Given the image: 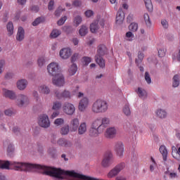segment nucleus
<instances>
[{
    "label": "nucleus",
    "mask_w": 180,
    "mask_h": 180,
    "mask_svg": "<svg viewBox=\"0 0 180 180\" xmlns=\"http://www.w3.org/2000/svg\"><path fill=\"white\" fill-rule=\"evenodd\" d=\"M70 133V125H65L60 129V134L67 136Z\"/></svg>",
    "instance_id": "obj_40"
},
{
    "label": "nucleus",
    "mask_w": 180,
    "mask_h": 180,
    "mask_svg": "<svg viewBox=\"0 0 180 180\" xmlns=\"http://www.w3.org/2000/svg\"><path fill=\"white\" fill-rule=\"evenodd\" d=\"M53 95L56 99H63V91H60V89H56L53 90Z\"/></svg>",
    "instance_id": "obj_43"
},
{
    "label": "nucleus",
    "mask_w": 180,
    "mask_h": 180,
    "mask_svg": "<svg viewBox=\"0 0 180 180\" xmlns=\"http://www.w3.org/2000/svg\"><path fill=\"white\" fill-rule=\"evenodd\" d=\"M143 58H144V53H143V52L139 51L138 52V58L135 60V63L138 67L139 65H140L141 63H143Z\"/></svg>",
    "instance_id": "obj_37"
},
{
    "label": "nucleus",
    "mask_w": 180,
    "mask_h": 180,
    "mask_svg": "<svg viewBox=\"0 0 180 180\" xmlns=\"http://www.w3.org/2000/svg\"><path fill=\"white\" fill-rule=\"evenodd\" d=\"M15 99V103L18 108H25V106H27L30 103L29 96L26 94H18Z\"/></svg>",
    "instance_id": "obj_3"
},
{
    "label": "nucleus",
    "mask_w": 180,
    "mask_h": 180,
    "mask_svg": "<svg viewBox=\"0 0 180 180\" xmlns=\"http://www.w3.org/2000/svg\"><path fill=\"white\" fill-rule=\"evenodd\" d=\"M13 77H15V75L13 73L7 72L4 76V78L5 79H12Z\"/></svg>",
    "instance_id": "obj_59"
},
{
    "label": "nucleus",
    "mask_w": 180,
    "mask_h": 180,
    "mask_svg": "<svg viewBox=\"0 0 180 180\" xmlns=\"http://www.w3.org/2000/svg\"><path fill=\"white\" fill-rule=\"evenodd\" d=\"M46 64V59H44V57H40L38 59V65L39 67H43Z\"/></svg>",
    "instance_id": "obj_53"
},
{
    "label": "nucleus",
    "mask_w": 180,
    "mask_h": 180,
    "mask_svg": "<svg viewBox=\"0 0 180 180\" xmlns=\"http://www.w3.org/2000/svg\"><path fill=\"white\" fill-rule=\"evenodd\" d=\"M90 30L91 33H96L99 30V21L96 20L90 25Z\"/></svg>",
    "instance_id": "obj_31"
},
{
    "label": "nucleus",
    "mask_w": 180,
    "mask_h": 180,
    "mask_svg": "<svg viewBox=\"0 0 180 180\" xmlns=\"http://www.w3.org/2000/svg\"><path fill=\"white\" fill-rule=\"evenodd\" d=\"M6 30L8 32V36H12L14 33L15 28L13 27V22H8L6 25Z\"/></svg>",
    "instance_id": "obj_32"
},
{
    "label": "nucleus",
    "mask_w": 180,
    "mask_h": 180,
    "mask_svg": "<svg viewBox=\"0 0 180 180\" xmlns=\"http://www.w3.org/2000/svg\"><path fill=\"white\" fill-rule=\"evenodd\" d=\"M67 19H68V18L65 15L62 17L59 20H58L57 25L58 26H63V25H64V23H65V21L67 20Z\"/></svg>",
    "instance_id": "obj_51"
},
{
    "label": "nucleus",
    "mask_w": 180,
    "mask_h": 180,
    "mask_svg": "<svg viewBox=\"0 0 180 180\" xmlns=\"http://www.w3.org/2000/svg\"><path fill=\"white\" fill-rule=\"evenodd\" d=\"M54 6V1L53 0L50 1L48 5L49 11H53Z\"/></svg>",
    "instance_id": "obj_63"
},
{
    "label": "nucleus",
    "mask_w": 180,
    "mask_h": 180,
    "mask_svg": "<svg viewBox=\"0 0 180 180\" xmlns=\"http://www.w3.org/2000/svg\"><path fill=\"white\" fill-rule=\"evenodd\" d=\"M172 156L175 160H177V161H180V153H179V152L172 153Z\"/></svg>",
    "instance_id": "obj_62"
},
{
    "label": "nucleus",
    "mask_w": 180,
    "mask_h": 180,
    "mask_svg": "<svg viewBox=\"0 0 180 180\" xmlns=\"http://www.w3.org/2000/svg\"><path fill=\"white\" fill-rule=\"evenodd\" d=\"M3 96L11 99V101L16 100L17 97L16 93H15V91L6 89H3Z\"/></svg>",
    "instance_id": "obj_15"
},
{
    "label": "nucleus",
    "mask_w": 180,
    "mask_h": 180,
    "mask_svg": "<svg viewBox=\"0 0 180 180\" xmlns=\"http://www.w3.org/2000/svg\"><path fill=\"white\" fill-rule=\"evenodd\" d=\"M12 162L6 160V161H1L0 160V168L1 169H12Z\"/></svg>",
    "instance_id": "obj_26"
},
{
    "label": "nucleus",
    "mask_w": 180,
    "mask_h": 180,
    "mask_svg": "<svg viewBox=\"0 0 180 180\" xmlns=\"http://www.w3.org/2000/svg\"><path fill=\"white\" fill-rule=\"evenodd\" d=\"M71 92L68 90H64L62 91V99H71Z\"/></svg>",
    "instance_id": "obj_44"
},
{
    "label": "nucleus",
    "mask_w": 180,
    "mask_h": 180,
    "mask_svg": "<svg viewBox=\"0 0 180 180\" xmlns=\"http://www.w3.org/2000/svg\"><path fill=\"white\" fill-rule=\"evenodd\" d=\"M124 169V163H121L120 165H116L114 168H112L108 174V178H115L120 173V171Z\"/></svg>",
    "instance_id": "obj_9"
},
{
    "label": "nucleus",
    "mask_w": 180,
    "mask_h": 180,
    "mask_svg": "<svg viewBox=\"0 0 180 180\" xmlns=\"http://www.w3.org/2000/svg\"><path fill=\"white\" fill-rule=\"evenodd\" d=\"M165 51L166 50L165 49H160L158 50V56L159 57H165Z\"/></svg>",
    "instance_id": "obj_58"
},
{
    "label": "nucleus",
    "mask_w": 180,
    "mask_h": 180,
    "mask_svg": "<svg viewBox=\"0 0 180 180\" xmlns=\"http://www.w3.org/2000/svg\"><path fill=\"white\" fill-rule=\"evenodd\" d=\"M117 134V129L115 127H110L108 128L105 132V137L106 139H115Z\"/></svg>",
    "instance_id": "obj_14"
},
{
    "label": "nucleus",
    "mask_w": 180,
    "mask_h": 180,
    "mask_svg": "<svg viewBox=\"0 0 180 180\" xmlns=\"http://www.w3.org/2000/svg\"><path fill=\"white\" fill-rule=\"evenodd\" d=\"M124 20V13L123 12V10H122V8H120L118 10V12L117 13L116 23H117V25H122Z\"/></svg>",
    "instance_id": "obj_22"
},
{
    "label": "nucleus",
    "mask_w": 180,
    "mask_h": 180,
    "mask_svg": "<svg viewBox=\"0 0 180 180\" xmlns=\"http://www.w3.org/2000/svg\"><path fill=\"white\" fill-rule=\"evenodd\" d=\"M71 49L69 48H64L61 49L59 52V56L63 60H67V58H70L71 57Z\"/></svg>",
    "instance_id": "obj_17"
},
{
    "label": "nucleus",
    "mask_w": 180,
    "mask_h": 180,
    "mask_svg": "<svg viewBox=\"0 0 180 180\" xmlns=\"http://www.w3.org/2000/svg\"><path fill=\"white\" fill-rule=\"evenodd\" d=\"M57 144L60 147H65V148H69L70 147H72V142L64 138H60L57 141Z\"/></svg>",
    "instance_id": "obj_16"
},
{
    "label": "nucleus",
    "mask_w": 180,
    "mask_h": 180,
    "mask_svg": "<svg viewBox=\"0 0 180 180\" xmlns=\"http://www.w3.org/2000/svg\"><path fill=\"white\" fill-rule=\"evenodd\" d=\"M45 20H46V19L44 18V17H38L32 22V25L38 26V25H40V23H43Z\"/></svg>",
    "instance_id": "obj_42"
},
{
    "label": "nucleus",
    "mask_w": 180,
    "mask_h": 180,
    "mask_svg": "<svg viewBox=\"0 0 180 180\" xmlns=\"http://www.w3.org/2000/svg\"><path fill=\"white\" fill-rule=\"evenodd\" d=\"M145 80L148 85L151 84V77L150 76V73H148V72H145Z\"/></svg>",
    "instance_id": "obj_54"
},
{
    "label": "nucleus",
    "mask_w": 180,
    "mask_h": 180,
    "mask_svg": "<svg viewBox=\"0 0 180 180\" xmlns=\"http://www.w3.org/2000/svg\"><path fill=\"white\" fill-rule=\"evenodd\" d=\"M155 113L158 119H166L168 115L165 110L161 108L156 110Z\"/></svg>",
    "instance_id": "obj_24"
},
{
    "label": "nucleus",
    "mask_w": 180,
    "mask_h": 180,
    "mask_svg": "<svg viewBox=\"0 0 180 180\" xmlns=\"http://www.w3.org/2000/svg\"><path fill=\"white\" fill-rule=\"evenodd\" d=\"M64 123V119L63 118H58L54 121V124L56 126H61Z\"/></svg>",
    "instance_id": "obj_55"
},
{
    "label": "nucleus",
    "mask_w": 180,
    "mask_h": 180,
    "mask_svg": "<svg viewBox=\"0 0 180 180\" xmlns=\"http://www.w3.org/2000/svg\"><path fill=\"white\" fill-rule=\"evenodd\" d=\"M77 71H78L77 64L72 63L70 66H69L68 72L70 77H72V75H75V74H77Z\"/></svg>",
    "instance_id": "obj_28"
},
{
    "label": "nucleus",
    "mask_w": 180,
    "mask_h": 180,
    "mask_svg": "<svg viewBox=\"0 0 180 180\" xmlns=\"http://www.w3.org/2000/svg\"><path fill=\"white\" fill-rule=\"evenodd\" d=\"M113 164V154L111 151L105 152L104 158L101 162V166L103 168H109Z\"/></svg>",
    "instance_id": "obj_5"
},
{
    "label": "nucleus",
    "mask_w": 180,
    "mask_h": 180,
    "mask_svg": "<svg viewBox=\"0 0 180 180\" xmlns=\"http://www.w3.org/2000/svg\"><path fill=\"white\" fill-rule=\"evenodd\" d=\"M114 150L117 157H123V153H124V145H123V142H116L114 146Z\"/></svg>",
    "instance_id": "obj_12"
},
{
    "label": "nucleus",
    "mask_w": 180,
    "mask_h": 180,
    "mask_svg": "<svg viewBox=\"0 0 180 180\" xmlns=\"http://www.w3.org/2000/svg\"><path fill=\"white\" fill-rule=\"evenodd\" d=\"M63 12H65V8H63V7L61 6L58 7L57 10L55 11V16H60Z\"/></svg>",
    "instance_id": "obj_50"
},
{
    "label": "nucleus",
    "mask_w": 180,
    "mask_h": 180,
    "mask_svg": "<svg viewBox=\"0 0 180 180\" xmlns=\"http://www.w3.org/2000/svg\"><path fill=\"white\" fill-rule=\"evenodd\" d=\"M79 58V53H75L71 57V63H75Z\"/></svg>",
    "instance_id": "obj_57"
},
{
    "label": "nucleus",
    "mask_w": 180,
    "mask_h": 180,
    "mask_svg": "<svg viewBox=\"0 0 180 180\" xmlns=\"http://www.w3.org/2000/svg\"><path fill=\"white\" fill-rule=\"evenodd\" d=\"M79 126V119L74 118L70 121V131H77Z\"/></svg>",
    "instance_id": "obj_20"
},
{
    "label": "nucleus",
    "mask_w": 180,
    "mask_h": 180,
    "mask_svg": "<svg viewBox=\"0 0 180 180\" xmlns=\"http://www.w3.org/2000/svg\"><path fill=\"white\" fill-rule=\"evenodd\" d=\"M84 15L86 18H91V16H94V12L92 10H87L85 11Z\"/></svg>",
    "instance_id": "obj_61"
},
{
    "label": "nucleus",
    "mask_w": 180,
    "mask_h": 180,
    "mask_svg": "<svg viewBox=\"0 0 180 180\" xmlns=\"http://www.w3.org/2000/svg\"><path fill=\"white\" fill-rule=\"evenodd\" d=\"M122 112L127 117L131 116V110H130V105L129 103L124 105Z\"/></svg>",
    "instance_id": "obj_34"
},
{
    "label": "nucleus",
    "mask_w": 180,
    "mask_h": 180,
    "mask_svg": "<svg viewBox=\"0 0 180 180\" xmlns=\"http://www.w3.org/2000/svg\"><path fill=\"white\" fill-rule=\"evenodd\" d=\"M180 84L179 75H175L172 79V86L173 88H178Z\"/></svg>",
    "instance_id": "obj_36"
},
{
    "label": "nucleus",
    "mask_w": 180,
    "mask_h": 180,
    "mask_svg": "<svg viewBox=\"0 0 180 180\" xmlns=\"http://www.w3.org/2000/svg\"><path fill=\"white\" fill-rule=\"evenodd\" d=\"M152 164L150 165V171L153 172L154 171L155 165H157V163L155 162V160H154L153 158H151Z\"/></svg>",
    "instance_id": "obj_56"
},
{
    "label": "nucleus",
    "mask_w": 180,
    "mask_h": 180,
    "mask_svg": "<svg viewBox=\"0 0 180 180\" xmlns=\"http://www.w3.org/2000/svg\"><path fill=\"white\" fill-rule=\"evenodd\" d=\"M145 2V5L148 11L149 12H151L153 11V3L151 2V0H143Z\"/></svg>",
    "instance_id": "obj_47"
},
{
    "label": "nucleus",
    "mask_w": 180,
    "mask_h": 180,
    "mask_svg": "<svg viewBox=\"0 0 180 180\" xmlns=\"http://www.w3.org/2000/svg\"><path fill=\"white\" fill-rule=\"evenodd\" d=\"M129 30L131 32H137V29H139V25L137 23L132 22L129 26Z\"/></svg>",
    "instance_id": "obj_49"
},
{
    "label": "nucleus",
    "mask_w": 180,
    "mask_h": 180,
    "mask_svg": "<svg viewBox=\"0 0 180 180\" xmlns=\"http://www.w3.org/2000/svg\"><path fill=\"white\" fill-rule=\"evenodd\" d=\"M39 92L43 94L44 95H50L51 90L50 87L46 84H42L39 87Z\"/></svg>",
    "instance_id": "obj_25"
},
{
    "label": "nucleus",
    "mask_w": 180,
    "mask_h": 180,
    "mask_svg": "<svg viewBox=\"0 0 180 180\" xmlns=\"http://www.w3.org/2000/svg\"><path fill=\"white\" fill-rule=\"evenodd\" d=\"M86 131H88V125H86V122H81L77 127V134L79 136H84Z\"/></svg>",
    "instance_id": "obj_19"
},
{
    "label": "nucleus",
    "mask_w": 180,
    "mask_h": 180,
    "mask_svg": "<svg viewBox=\"0 0 180 180\" xmlns=\"http://www.w3.org/2000/svg\"><path fill=\"white\" fill-rule=\"evenodd\" d=\"M73 22L75 25H76V26H79L82 22V17H81L80 15H77L76 17H75Z\"/></svg>",
    "instance_id": "obj_48"
},
{
    "label": "nucleus",
    "mask_w": 180,
    "mask_h": 180,
    "mask_svg": "<svg viewBox=\"0 0 180 180\" xmlns=\"http://www.w3.org/2000/svg\"><path fill=\"white\" fill-rule=\"evenodd\" d=\"M63 110L65 115L72 116L75 113V106L71 103L65 102L63 105Z\"/></svg>",
    "instance_id": "obj_10"
},
{
    "label": "nucleus",
    "mask_w": 180,
    "mask_h": 180,
    "mask_svg": "<svg viewBox=\"0 0 180 180\" xmlns=\"http://www.w3.org/2000/svg\"><path fill=\"white\" fill-rule=\"evenodd\" d=\"M89 106V98L83 97L79 103L78 109L80 112H85L86 108Z\"/></svg>",
    "instance_id": "obj_13"
},
{
    "label": "nucleus",
    "mask_w": 180,
    "mask_h": 180,
    "mask_svg": "<svg viewBox=\"0 0 180 180\" xmlns=\"http://www.w3.org/2000/svg\"><path fill=\"white\" fill-rule=\"evenodd\" d=\"M29 82L26 79H21L17 82V88L20 91H25L27 87Z\"/></svg>",
    "instance_id": "obj_21"
},
{
    "label": "nucleus",
    "mask_w": 180,
    "mask_h": 180,
    "mask_svg": "<svg viewBox=\"0 0 180 180\" xmlns=\"http://www.w3.org/2000/svg\"><path fill=\"white\" fill-rule=\"evenodd\" d=\"M4 148H6L8 155H12L13 151H15L13 144H12V143H11V141L9 140H6L4 142Z\"/></svg>",
    "instance_id": "obj_18"
},
{
    "label": "nucleus",
    "mask_w": 180,
    "mask_h": 180,
    "mask_svg": "<svg viewBox=\"0 0 180 180\" xmlns=\"http://www.w3.org/2000/svg\"><path fill=\"white\" fill-rule=\"evenodd\" d=\"M4 113L5 116L11 117V116H15L16 115V111L13 108H7L4 110Z\"/></svg>",
    "instance_id": "obj_35"
},
{
    "label": "nucleus",
    "mask_w": 180,
    "mask_h": 180,
    "mask_svg": "<svg viewBox=\"0 0 180 180\" xmlns=\"http://www.w3.org/2000/svg\"><path fill=\"white\" fill-rule=\"evenodd\" d=\"M11 169L20 172H33L34 169H42L45 175L52 176L55 180H63L66 176H71L73 180H89V176L75 172L74 170L65 171L56 167L23 162H11Z\"/></svg>",
    "instance_id": "obj_1"
},
{
    "label": "nucleus",
    "mask_w": 180,
    "mask_h": 180,
    "mask_svg": "<svg viewBox=\"0 0 180 180\" xmlns=\"http://www.w3.org/2000/svg\"><path fill=\"white\" fill-rule=\"evenodd\" d=\"M63 104L60 101H54L52 105V110H60Z\"/></svg>",
    "instance_id": "obj_39"
},
{
    "label": "nucleus",
    "mask_w": 180,
    "mask_h": 180,
    "mask_svg": "<svg viewBox=\"0 0 180 180\" xmlns=\"http://www.w3.org/2000/svg\"><path fill=\"white\" fill-rule=\"evenodd\" d=\"M48 154H49L52 158H56L57 155V149H56V148H49L48 149Z\"/></svg>",
    "instance_id": "obj_45"
},
{
    "label": "nucleus",
    "mask_w": 180,
    "mask_h": 180,
    "mask_svg": "<svg viewBox=\"0 0 180 180\" xmlns=\"http://www.w3.org/2000/svg\"><path fill=\"white\" fill-rule=\"evenodd\" d=\"M32 96H34V98L36 101V102H40V95H39V92H37V91H34L32 93Z\"/></svg>",
    "instance_id": "obj_52"
},
{
    "label": "nucleus",
    "mask_w": 180,
    "mask_h": 180,
    "mask_svg": "<svg viewBox=\"0 0 180 180\" xmlns=\"http://www.w3.org/2000/svg\"><path fill=\"white\" fill-rule=\"evenodd\" d=\"M25 39V30L23 27H18L17 35H16V40L18 41H22V40Z\"/></svg>",
    "instance_id": "obj_27"
},
{
    "label": "nucleus",
    "mask_w": 180,
    "mask_h": 180,
    "mask_svg": "<svg viewBox=\"0 0 180 180\" xmlns=\"http://www.w3.org/2000/svg\"><path fill=\"white\" fill-rule=\"evenodd\" d=\"M94 60L96 64L99 65L100 68H105V59H103L102 56H101L100 55H96L94 57Z\"/></svg>",
    "instance_id": "obj_23"
},
{
    "label": "nucleus",
    "mask_w": 180,
    "mask_h": 180,
    "mask_svg": "<svg viewBox=\"0 0 180 180\" xmlns=\"http://www.w3.org/2000/svg\"><path fill=\"white\" fill-rule=\"evenodd\" d=\"M108 53V49L105 45H101L97 50V54L96 56H101V57H103L105 54Z\"/></svg>",
    "instance_id": "obj_30"
},
{
    "label": "nucleus",
    "mask_w": 180,
    "mask_h": 180,
    "mask_svg": "<svg viewBox=\"0 0 180 180\" xmlns=\"http://www.w3.org/2000/svg\"><path fill=\"white\" fill-rule=\"evenodd\" d=\"M60 34H61V31L60 30L55 29L51 32L50 36L51 39H57Z\"/></svg>",
    "instance_id": "obj_41"
},
{
    "label": "nucleus",
    "mask_w": 180,
    "mask_h": 180,
    "mask_svg": "<svg viewBox=\"0 0 180 180\" xmlns=\"http://www.w3.org/2000/svg\"><path fill=\"white\" fill-rule=\"evenodd\" d=\"M12 131L15 136H20L22 134V129L18 126L13 127Z\"/></svg>",
    "instance_id": "obj_46"
},
{
    "label": "nucleus",
    "mask_w": 180,
    "mask_h": 180,
    "mask_svg": "<svg viewBox=\"0 0 180 180\" xmlns=\"http://www.w3.org/2000/svg\"><path fill=\"white\" fill-rule=\"evenodd\" d=\"M47 71L51 77H55L57 74H60V66L57 63H51L47 66Z\"/></svg>",
    "instance_id": "obj_8"
},
{
    "label": "nucleus",
    "mask_w": 180,
    "mask_h": 180,
    "mask_svg": "<svg viewBox=\"0 0 180 180\" xmlns=\"http://www.w3.org/2000/svg\"><path fill=\"white\" fill-rule=\"evenodd\" d=\"M38 124L40 126V127H43L44 129H49L51 124L49 115L46 114L40 115L38 118Z\"/></svg>",
    "instance_id": "obj_6"
},
{
    "label": "nucleus",
    "mask_w": 180,
    "mask_h": 180,
    "mask_svg": "<svg viewBox=\"0 0 180 180\" xmlns=\"http://www.w3.org/2000/svg\"><path fill=\"white\" fill-rule=\"evenodd\" d=\"M169 176L171 179H175V178H178V174L176 172H170Z\"/></svg>",
    "instance_id": "obj_64"
},
{
    "label": "nucleus",
    "mask_w": 180,
    "mask_h": 180,
    "mask_svg": "<svg viewBox=\"0 0 180 180\" xmlns=\"http://www.w3.org/2000/svg\"><path fill=\"white\" fill-rule=\"evenodd\" d=\"M52 84L58 88H61V86L65 85V79L64 78V75H63L61 73H59L56 76H53L52 78Z\"/></svg>",
    "instance_id": "obj_7"
},
{
    "label": "nucleus",
    "mask_w": 180,
    "mask_h": 180,
    "mask_svg": "<svg viewBox=\"0 0 180 180\" xmlns=\"http://www.w3.org/2000/svg\"><path fill=\"white\" fill-rule=\"evenodd\" d=\"M159 151L162 155L163 160L167 161V157L168 156V150H167V147H165V146H161L159 148Z\"/></svg>",
    "instance_id": "obj_33"
},
{
    "label": "nucleus",
    "mask_w": 180,
    "mask_h": 180,
    "mask_svg": "<svg viewBox=\"0 0 180 180\" xmlns=\"http://www.w3.org/2000/svg\"><path fill=\"white\" fill-rule=\"evenodd\" d=\"M136 94L141 99H146L147 98V91L143 87H138Z\"/></svg>",
    "instance_id": "obj_29"
},
{
    "label": "nucleus",
    "mask_w": 180,
    "mask_h": 180,
    "mask_svg": "<svg viewBox=\"0 0 180 180\" xmlns=\"http://www.w3.org/2000/svg\"><path fill=\"white\" fill-rule=\"evenodd\" d=\"M109 124H110V119L108 117H98L94 120V126H99L103 131H105Z\"/></svg>",
    "instance_id": "obj_4"
},
{
    "label": "nucleus",
    "mask_w": 180,
    "mask_h": 180,
    "mask_svg": "<svg viewBox=\"0 0 180 180\" xmlns=\"http://www.w3.org/2000/svg\"><path fill=\"white\" fill-rule=\"evenodd\" d=\"M101 133H103V131L100 128L99 126H95V121H93L91 127L89 130V136L98 137Z\"/></svg>",
    "instance_id": "obj_11"
},
{
    "label": "nucleus",
    "mask_w": 180,
    "mask_h": 180,
    "mask_svg": "<svg viewBox=\"0 0 180 180\" xmlns=\"http://www.w3.org/2000/svg\"><path fill=\"white\" fill-rule=\"evenodd\" d=\"M79 34L82 36V37L86 36V34H88V27L82 25L79 30Z\"/></svg>",
    "instance_id": "obj_38"
},
{
    "label": "nucleus",
    "mask_w": 180,
    "mask_h": 180,
    "mask_svg": "<svg viewBox=\"0 0 180 180\" xmlns=\"http://www.w3.org/2000/svg\"><path fill=\"white\" fill-rule=\"evenodd\" d=\"M63 30L68 33V34H70L71 33V32H72V26H65L63 27Z\"/></svg>",
    "instance_id": "obj_60"
},
{
    "label": "nucleus",
    "mask_w": 180,
    "mask_h": 180,
    "mask_svg": "<svg viewBox=\"0 0 180 180\" xmlns=\"http://www.w3.org/2000/svg\"><path fill=\"white\" fill-rule=\"evenodd\" d=\"M109 109V103L105 100L98 99L91 105V112L98 115L99 113H106Z\"/></svg>",
    "instance_id": "obj_2"
}]
</instances>
